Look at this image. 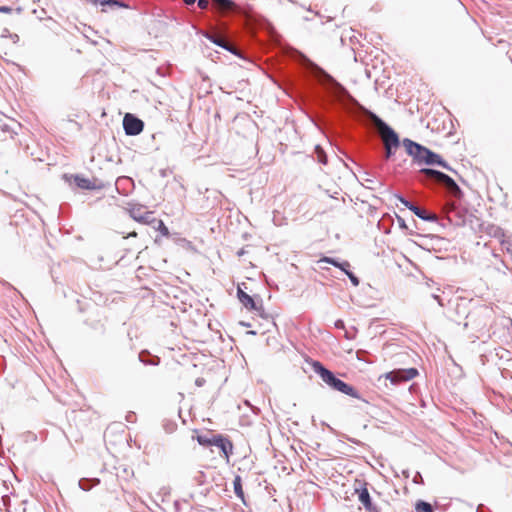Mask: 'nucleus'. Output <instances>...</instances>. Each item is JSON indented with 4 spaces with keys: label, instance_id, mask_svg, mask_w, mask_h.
Returning a JSON list of instances; mask_svg holds the SVG:
<instances>
[{
    "label": "nucleus",
    "instance_id": "nucleus-5",
    "mask_svg": "<svg viewBox=\"0 0 512 512\" xmlns=\"http://www.w3.org/2000/svg\"><path fill=\"white\" fill-rule=\"evenodd\" d=\"M383 132L382 134V141L385 148V154L384 158L386 160L390 159L392 156L395 155L397 149L401 145L400 137L396 133V130H381Z\"/></svg>",
    "mask_w": 512,
    "mask_h": 512
},
{
    "label": "nucleus",
    "instance_id": "nucleus-7",
    "mask_svg": "<svg viewBox=\"0 0 512 512\" xmlns=\"http://www.w3.org/2000/svg\"><path fill=\"white\" fill-rule=\"evenodd\" d=\"M395 197L401 202L405 207H407L410 211H412L417 217L427 222H435L437 221V216L434 213L428 212L425 209H422L409 200H407L401 194H396Z\"/></svg>",
    "mask_w": 512,
    "mask_h": 512
},
{
    "label": "nucleus",
    "instance_id": "nucleus-12",
    "mask_svg": "<svg viewBox=\"0 0 512 512\" xmlns=\"http://www.w3.org/2000/svg\"><path fill=\"white\" fill-rule=\"evenodd\" d=\"M129 213L134 220L140 223H149L152 216V212H145L141 205L133 206L130 208Z\"/></svg>",
    "mask_w": 512,
    "mask_h": 512
},
{
    "label": "nucleus",
    "instance_id": "nucleus-41",
    "mask_svg": "<svg viewBox=\"0 0 512 512\" xmlns=\"http://www.w3.org/2000/svg\"><path fill=\"white\" fill-rule=\"evenodd\" d=\"M244 254H245V250H244L243 248H242V249H240V250L237 252V255H238L239 257L243 256Z\"/></svg>",
    "mask_w": 512,
    "mask_h": 512
},
{
    "label": "nucleus",
    "instance_id": "nucleus-16",
    "mask_svg": "<svg viewBox=\"0 0 512 512\" xmlns=\"http://www.w3.org/2000/svg\"><path fill=\"white\" fill-rule=\"evenodd\" d=\"M138 359L144 365L157 366L160 363V358L152 355L148 350L140 351Z\"/></svg>",
    "mask_w": 512,
    "mask_h": 512
},
{
    "label": "nucleus",
    "instance_id": "nucleus-36",
    "mask_svg": "<svg viewBox=\"0 0 512 512\" xmlns=\"http://www.w3.org/2000/svg\"><path fill=\"white\" fill-rule=\"evenodd\" d=\"M397 222H398L399 227H400L401 229H407V228H408V227H407V225H406L405 220H404L402 217L397 216Z\"/></svg>",
    "mask_w": 512,
    "mask_h": 512
},
{
    "label": "nucleus",
    "instance_id": "nucleus-32",
    "mask_svg": "<svg viewBox=\"0 0 512 512\" xmlns=\"http://www.w3.org/2000/svg\"><path fill=\"white\" fill-rule=\"evenodd\" d=\"M197 5L200 9H207L209 7V0H197Z\"/></svg>",
    "mask_w": 512,
    "mask_h": 512
},
{
    "label": "nucleus",
    "instance_id": "nucleus-17",
    "mask_svg": "<svg viewBox=\"0 0 512 512\" xmlns=\"http://www.w3.org/2000/svg\"><path fill=\"white\" fill-rule=\"evenodd\" d=\"M320 263H328L333 265L334 267L339 268L343 271L344 268L350 267V263L348 261H339L337 258L324 256L319 260Z\"/></svg>",
    "mask_w": 512,
    "mask_h": 512
},
{
    "label": "nucleus",
    "instance_id": "nucleus-18",
    "mask_svg": "<svg viewBox=\"0 0 512 512\" xmlns=\"http://www.w3.org/2000/svg\"><path fill=\"white\" fill-rule=\"evenodd\" d=\"M100 483V480L98 478H82L79 480V487L83 491H89L93 486H96Z\"/></svg>",
    "mask_w": 512,
    "mask_h": 512
},
{
    "label": "nucleus",
    "instance_id": "nucleus-23",
    "mask_svg": "<svg viewBox=\"0 0 512 512\" xmlns=\"http://www.w3.org/2000/svg\"><path fill=\"white\" fill-rule=\"evenodd\" d=\"M163 429L166 433L171 434L177 429V423L173 420L165 419L163 420Z\"/></svg>",
    "mask_w": 512,
    "mask_h": 512
},
{
    "label": "nucleus",
    "instance_id": "nucleus-22",
    "mask_svg": "<svg viewBox=\"0 0 512 512\" xmlns=\"http://www.w3.org/2000/svg\"><path fill=\"white\" fill-rule=\"evenodd\" d=\"M415 510L416 512H434L432 505L424 500L416 502Z\"/></svg>",
    "mask_w": 512,
    "mask_h": 512
},
{
    "label": "nucleus",
    "instance_id": "nucleus-6",
    "mask_svg": "<svg viewBox=\"0 0 512 512\" xmlns=\"http://www.w3.org/2000/svg\"><path fill=\"white\" fill-rule=\"evenodd\" d=\"M419 374L418 370L414 367L408 369H394L390 372H387L384 377L393 385L400 384L402 382H407L414 379Z\"/></svg>",
    "mask_w": 512,
    "mask_h": 512
},
{
    "label": "nucleus",
    "instance_id": "nucleus-26",
    "mask_svg": "<svg viewBox=\"0 0 512 512\" xmlns=\"http://www.w3.org/2000/svg\"><path fill=\"white\" fill-rule=\"evenodd\" d=\"M342 272L347 275L353 286L357 287L360 284L359 278L350 270V267L344 268Z\"/></svg>",
    "mask_w": 512,
    "mask_h": 512
},
{
    "label": "nucleus",
    "instance_id": "nucleus-48",
    "mask_svg": "<svg viewBox=\"0 0 512 512\" xmlns=\"http://www.w3.org/2000/svg\"><path fill=\"white\" fill-rule=\"evenodd\" d=\"M511 327H512V320H511Z\"/></svg>",
    "mask_w": 512,
    "mask_h": 512
},
{
    "label": "nucleus",
    "instance_id": "nucleus-33",
    "mask_svg": "<svg viewBox=\"0 0 512 512\" xmlns=\"http://www.w3.org/2000/svg\"><path fill=\"white\" fill-rule=\"evenodd\" d=\"M260 317L268 319V314L264 311L263 304L261 303V309L254 310Z\"/></svg>",
    "mask_w": 512,
    "mask_h": 512
},
{
    "label": "nucleus",
    "instance_id": "nucleus-34",
    "mask_svg": "<svg viewBox=\"0 0 512 512\" xmlns=\"http://www.w3.org/2000/svg\"><path fill=\"white\" fill-rule=\"evenodd\" d=\"M143 130H124L126 136H137L139 135Z\"/></svg>",
    "mask_w": 512,
    "mask_h": 512
},
{
    "label": "nucleus",
    "instance_id": "nucleus-10",
    "mask_svg": "<svg viewBox=\"0 0 512 512\" xmlns=\"http://www.w3.org/2000/svg\"><path fill=\"white\" fill-rule=\"evenodd\" d=\"M237 298L239 302L250 311L261 309V303H263L259 295L250 296L244 292L240 286L237 287Z\"/></svg>",
    "mask_w": 512,
    "mask_h": 512
},
{
    "label": "nucleus",
    "instance_id": "nucleus-19",
    "mask_svg": "<svg viewBox=\"0 0 512 512\" xmlns=\"http://www.w3.org/2000/svg\"><path fill=\"white\" fill-rule=\"evenodd\" d=\"M233 488L235 495L244 502V491L242 487V479L239 475L233 480Z\"/></svg>",
    "mask_w": 512,
    "mask_h": 512
},
{
    "label": "nucleus",
    "instance_id": "nucleus-44",
    "mask_svg": "<svg viewBox=\"0 0 512 512\" xmlns=\"http://www.w3.org/2000/svg\"><path fill=\"white\" fill-rule=\"evenodd\" d=\"M348 440H349L350 442H352V443H355V444H357V443H358L356 440L351 439V438H348Z\"/></svg>",
    "mask_w": 512,
    "mask_h": 512
},
{
    "label": "nucleus",
    "instance_id": "nucleus-1",
    "mask_svg": "<svg viewBox=\"0 0 512 512\" xmlns=\"http://www.w3.org/2000/svg\"><path fill=\"white\" fill-rule=\"evenodd\" d=\"M311 74L322 87L321 92L310 95L314 124H362L371 128H392L380 116L360 104L336 78L315 62L310 61Z\"/></svg>",
    "mask_w": 512,
    "mask_h": 512
},
{
    "label": "nucleus",
    "instance_id": "nucleus-28",
    "mask_svg": "<svg viewBox=\"0 0 512 512\" xmlns=\"http://www.w3.org/2000/svg\"><path fill=\"white\" fill-rule=\"evenodd\" d=\"M1 37H8L10 39H12V41L14 43H17L19 41V36L17 34H12L9 32V30L7 28H5L1 34Z\"/></svg>",
    "mask_w": 512,
    "mask_h": 512
},
{
    "label": "nucleus",
    "instance_id": "nucleus-27",
    "mask_svg": "<svg viewBox=\"0 0 512 512\" xmlns=\"http://www.w3.org/2000/svg\"><path fill=\"white\" fill-rule=\"evenodd\" d=\"M155 228L163 235L169 236V229L162 220H157V226Z\"/></svg>",
    "mask_w": 512,
    "mask_h": 512
},
{
    "label": "nucleus",
    "instance_id": "nucleus-8",
    "mask_svg": "<svg viewBox=\"0 0 512 512\" xmlns=\"http://www.w3.org/2000/svg\"><path fill=\"white\" fill-rule=\"evenodd\" d=\"M355 493L358 495L359 501L368 512H379L380 509L373 503L369 491L367 489L366 482H358V486L355 487Z\"/></svg>",
    "mask_w": 512,
    "mask_h": 512
},
{
    "label": "nucleus",
    "instance_id": "nucleus-42",
    "mask_svg": "<svg viewBox=\"0 0 512 512\" xmlns=\"http://www.w3.org/2000/svg\"><path fill=\"white\" fill-rule=\"evenodd\" d=\"M240 324L244 327H250V323L247 322H241Z\"/></svg>",
    "mask_w": 512,
    "mask_h": 512
},
{
    "label": "nucleus",
    "instance_id": "nucleus-30",
    "mask_svg": "<svg viewBox=\"0 0 512 512\" xmlns=\"http://www.w3.org/2000/svg\"><path fill=\"white\" fill-rule=\"evenodd\" d=\"M437 166H440L448 171H453L451 166L440 156V162L436 163Z\"/></svg>",
    "mask_w": 512,
    "mask_h": 512
},
{
    "label": "nucleus",
    "instance_id": "nucleus-24",
    "mask_svg": "<svg viewBox=\"0 0 512 512\" xmlns=\"http://www.w3.org/2000/svg\"><path fill=\"white\" fill-rule=\"evenodd\" d=\"M196 440L199 443V445H201V446H204V447L212 446V436H209L207 434L197 435Z\"/></svg>",
    "mask_w": 512,
    "mask_h": 512
},
{
    "label": "nucleus",
    "instance_id": "nucleus-2",
    "mask_svg": "<svg viewBox=\"0 0 512 512\" xmlns=\"http://www.w3.org/2000/svg\"><path fill=\"white\" fill-rule=\"evenodd\" d=\"M311 366L313 371L319 375L322 381L331 389L368 403L367 400L361 398L359 392L354 386L338 378L334 372L326 368L320 361L313 360L311 362Z\"/></svg>",
    "mask_w": 512,
    "mask_h": 512
},
{
    "label": "nucleus",
    "instance_id": "nucleus-21",
    "mask_svg": "<svg viewBox=\"0 0 512 512\" xmlns=\"http://www.w3.org/2000/svg\"><path fill=\"white\" fill-rule=\"evenodd\" d=\"M216 3L222 9L231 10L234 13L240 12V8L234 3L233 0H219Z\"/></svg>",
    "mask_w": 512,
    "mask_h": 512
},
{
    "label": "nucleus",
    "instance_id": "nucleus-46",
    "mask_svg": "<svg viewBox=\"0 0 512 512\" xmlns=\"http://www.w3.org/2000/svg\"><path fill=\"white\" fill-rule=\"evenodd\" d=\"M426 129H429L430 128V122H428L425 126Z\"/></svg>",
    "mask_w": 512,
    "mask_h": 512
},
{
    "label": "nucleus",
    "instance_id": "nucleus-29",
    "mask_svg": "<svg viewBox=\"0 0 512 512\" xmlns=\"http://www.w3.org/2000/svg\"><path fill=\"white\" fill-rule=\"evenodd\" d=\"M206 476L202 471H198L196 475L194 476V481L198 485H202L205 482Z\"/></svg>",
    "mask_w": 512,
    "mask_h": 512
},
{
    "label": "nucleus",
    "instance_id": "nucleus-4",
    "mask_svg": "<svg viewBox=\"0 0 512 512\" xmlns=\"http://www.w3.org/2000/svg\"><path fill=\"white\" fill-rule=\"evenodd\" d=\"M402 144L406 153L413 158V162L417 165L433 166L440 162L441 155L409 138H404Z\"/></svg>",
    "mask_w": 512,
    "mask_h": 512
},
{
    "label": "nucleus",
    "instance_id": "nucleus-39",
    "mask_svg": "<svg viewBox=\"0 0 512 512\" xmlns=\"http://www.w3.org/2000/svg\"><path fill=\"white\" fill-rule=\"evenodd\" d=\"M183 2H184L187 6H192V5H194L195 3H197V0H183Z\"/></svg>",
    "mask_w": 512,
    "mask_h": 512
},
{
    "label": "nucleus",
    "instance_id": "nucleus-37",
    "mask_svg": "<svg viewBox=\"0 0 512 512\" xmlns=\"http://www.w3.org/2000/svg\"><path fill=\"white\" fill-rule=\"evenodd\" d=\"M334 325L337 329H345V323L341 319L336 320Z\"/></svg>",
    "mask_w": 512,
    "mask_h": 512
},
{
    "label": "nucleus",
    "instance_id": "nucleus-9",
    "mask_svg": "<svg viewBox=\"0 0 512 512\" xmlns=\"http://www.w3.org/2000/svg\"><path fill=\"white\" fill-rule=\"evenodd\" d=\"M120 120L122 121V128H144L145 126L144 121L133 113H125L121 119V112H118L111 119L112 124H118Z\"/></svg>",
    "mask_w": 512,
    "mask_h": 512
},
{
    "label": "nucleus",
    "instance_id": "nucleus-35",
    "mask_svg": "<svg viewBox=\"0 0 512 512\" xmlns=\"http://www.w3.org/2000/svg\"><path fill=\"white\" fill-rule=\"evenodd\" d=\"M13 11V8L10 6H0V13L10 14Z\"/></svg>",
    "mask_w": 512,
    "mask_h": 512
},
{
    "label": "nucleus",
    "instance_id": "nucleus-43",
    "mask_svg": "<svg viewBox=\"0 0 512 512\" xmlns=\"http://www.w3.org/2000/svg\"><path fill=\"white\" fill-rule=\"evenodd\" d=\"M0 128L5 129V128H9V127L7 124H3V125H0Z\"/></svg>",
    "mask_w": 512,
    "mask_h": 512
},
{
    "label": "nucleus",
    "instance_id": "nucleus-14",
    "mask_svg": "<svg viewBox=\"0 0 512 512\" xmlns=\"http://www.w3.org/2000/svg\"><path fill=\"white\" fill-rule=\"evenodd\" d=\"M87 2L91 3L94 6H109V7H117V8H124L129 9L130 5L122 0H86Z\"/></svg>",
    "mask_w": 512,
    "mask_h": 512
},
{
    "label": "nucleus",
    "instance_id": "nucleus-45",
    "mask_svg": "<svg viewBox=\"0 0 512 512\" xmlns=\"http://www.w3.org/2000/svg\"><path fill=\"white\" fill-rule=\"evenodd\" d=\"M403 474H404L405 477H409V473L408 472L403 471Z\"/></svg>",
    "mask_w": 512,
    "mask_h": 512
},
{
    "label": "nucleus",
    "instance_id": "nucleus-40",
    "mask_svg": "<svg viewBox=\"0 0 512 512\" xmlns=\"http://www.w3.org/2000/svg\"><path fill=\"white\" fill-rule=\"evenodd\" d=\"M205 380L203 378H197L195 383L197 386H202L204 384Z\"/></svg>",
    "mask_w": 512,
    "mask_h": 512
},
{
    "label": "nucleus",
    "instance_id": "nucleus-13",
    "mask_svg": "<svg viewBox=\"0 0 512 512\" xmlns=\"http://www.w3.org/2000/svg\"><path fill=\"white\" fill-rule=\"evenodd\" d=\"M71 178H73V183L81 189L84 190H95L99 189L100 186H97L94 182H92L90 179L82 176V175H72Z\"/></svg>",
    "mask_w": 512,
    "mask_h": 512
},
{
    "label": "nucleus",
    "instance_id": "nucleus-38",
    "mask_svg": "<svg viewBox=\"0 0 512 512\" xmlns=\"http://www.w3.org/2000/svg\"><path fill=\"white\" fill-rule=\"evenodd\" d=\"M432 297H433V298L438 302V304H439L440 306H444V304H443V302H442V299L440 298V296H439V295H437V294H433V295H432Z\"/></svg>",
    "mask_w": 512,
    "mask_h": 512
},
{
    "label": "nucleus",
    "instance_id": "nucleus-20",
    "mask_svg": "<svg viewBox=\"0 0 512 512\" xmlns=\"http://www.w3.org/2000/svg\"><path fill=\"white\" fill-rule=\"evenodd\" d=\"M487 233L497 239L501 240V243H504L502 238L505 236L504 230L496 225H489L487 228Z\"/></svg>",
    "mask_w": 512,
    "mask_h": 512
},
{
    "label": "nucleus",
    "instance_id": "nucleus-25",
    "mask_svg": "<svg viewBox=\"0 0 512 512\" xmlns=\"http://www.w3.org/2000/svg\"><path fill=\"white\" fill-rule=\"evenodd\" d=\"M315 153L317 155L319 163L324 164V165L327 164V162H328L327 155L320 145L315 146Z\"/></svg>",
    "mask_w": 512,
    "mask_h": 512
},
{
    "label": "nucleus",
    "instance_id": "nucleus-15",
    "mask_svg": "<svg viewBox=\"0 0 512 512\" xmlns=\"http://www.w3.org/2000/svg\"><path fill=\"white\" fill-rule=\"evenodd\" d=\"M203 36L208 39L210 42H212L213 44L223 48L224 50L230 52L231 54L233 55H236V56H239V54L237 53V51L232 48L231 46H229L226 42H224L222 39H220L219 37L215 36V35H212L210 33H204Z\"/></svg>",
    "mask_w": 512,
    "mask_h": 512
},
{
    "label": "nucleus",
    "instance_id": "nucleus-31",
    "mask_svg": "<svg viewBox=\"0 0 512 512\" xmlns=\"http://www.w3.org/2000/svg\"><path fill=\"white\" fill-rule=\"evenodd\" d=\"M413 482H414L415 484H423V483H424V481H423V477H422V475H421V473H420V472H416V473H415V475H414V477H413Z\"/></svg>",
    "mask_w": 512,
    "mask_h": 512
},
{
    "label": "nucleus",
    "instance_id": "nucleus-11",
    "mask_svg": "<svg viewBox=\"0 0 512 512\" xmlns=\"http://www.w3.org/2000/svg\"><path fill=\"white\" fill-rule=\"evenodd\" d=\"M212 446L219 448L227 459L233 451L232 442L221 434L212 435Z\"/></svg>",
    "mask_w": 512,
    "mask_h": 512
},
{
    "label": "nucleus",
    "instance_id": "nucleus-47",
    "mask_svg": "<svg viewBox=\"0 0 512 512\" xmlns=\"http://www.w3.org/2000/svg\"><path fill=\"white\" fill-rule=\"evenodd\" d=\"M248 333H249V334H252V335H255V334H256V332H255V331H249Z\"/></svg>",
    "mask_w": 512,
    "mask_h": 512
},
{
    "label": "nucleus",
    "instance_id": "nucleus-3",
    "mask_svg": "<svg viewBox=\"0 0 512 512\" xmlns=\"http://www.w3.org/2000/svg\"><path fill=\"white\" fill-rule=\"evenodd\" d=\"M418 175V179L427 185L433 183L442 185L450 196L454 198H460L462 196V191L458 184L444 172L433 168H421L418 171Z\"/></svg>",
    "mask_w": 512,
    "mask_h": 512
}]
</instances>
